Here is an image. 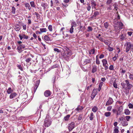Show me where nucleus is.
I'll return each mask as SVG.
<instances>
[{"label":"nucleus","mask_w":133,"mask_h":133,"mask_svg":"<svg viewBox=\"0 0 133 133\" xmlns=\"http://www.w3.org/2000/svg\"><path fill=\"white\" fill-rule=\"evenodd\" d=\"M121 85L123 87V90H130L133 86L130 83L128 80L123 81L121 83Z\"/></svg>","instance_id":"nucleus-1"},{"label":"nucleus","mask_w":133,"mask_h":133,"mask_svg":"<svg viewBox=\"0 0 133 133\" xmlns=\"http://www.w3.org/2000/svg\"><path fill=\"white\" fill-rule=\"evenodd\" d=\"M114 24L115 31L117 32L119 31L120 29H122L123 28V24L121 22H114Z\"/></svg>","instance_id":"nucleus-2"},{"label":"nucleus","mask_w":133,"mask_h":133,"mask_svg":"<svg viewBox=\"0 0 133 133\" xmlns=\"http://www.w3.org/2000/svg\"><path fill=\"white\" fill-rule=\"evenodd\" d=\"M51 124V122L48 118H46L45 119L44 125V126L46 127H49Z\"/></svg>","instance_id":"nucleus-3"},{"label":"nucleus","mask_w":133,"mask_h":133,"mask_svg":"<svg viewBox=\"0 0 133 133\" xmlns=\"http://www.w3.org/2000/svg\"><path fill=\"white\" fill-rule=\"evenodd\" d=\"M75 123L73 122H72L68 124V129L69 131H71L75 128Z\"/></svg>","instance_id":"nucleus-4"},{"label":"nucleus","mask_w":133,"mask_h":133,"mask_svg":"<svg viewBox=\"0 0 133 133\" xmlns=\"http://www.w3.org/2000/svg\"><path fill=\"white\" fill-rule=\"evenodd\" d=\"M126 48L125 51L128 52L131 49L132 47V44L130 42H127L126 43Z\"/></svg>","instance_id":"nucleus-5"},{"label":"nucleus","mask_w":133,"mask_h":133,"mask_svg":"<svg viewBox=\"0 0 133 133\" xmlns=\"http://www.w3.org/2000/svg\"><path fill=\"white\" fill-rule=\"evenodd\" d=\"M103 63V66L104 67V69L106 70L108 69V66L106 65L107 64V60L105 59H103L102 61Z\"/></svg>","instance_id":"nucleus-6"},{"label":"nucleus","mask_w":133,"mask_h":133,"mask_svg":"<svg viewBox=\"0 0 133 133\" xmlns=\"http://www.w3.org/2000/svg\"><path fill=\"white\" fill-rule=\"evenodd\" d=\"M114 101L112 99L111 97H109V99L105 105L106 106L112 104Z\"/></svg>","instance_id":"nucleus-7"},{"label":"nucleus","mask_w":133,"mask_h":133,"mask_svg":"<svg viewBox=\"0 0 133 133\" xmlns=\"http://www.w3.org/2000/svg\"><path fill=\"white\" fill-rule=\"evenodd\" d=\"M25 46L22 44L19 45L17 48V50L19 51H21L22 49H24L25 48Z\"/></svg>","instance_id":"nucleus-8"},{"label":"nucleus","mask_w":133,"mask_h":133,"mask_svg":"<svg viewBox=\"0 0 133 133\" xmlns=\"http://www.w3.org/2000/svg\"><path fill=\"white\" fill-rule=\"evenodd\" d=\"M51 92L49 90H46L44 92V95L46 97H48L51 95Z\"/></svg>","instance_id":"nucleus-9"},{"label":"nucleus","mask_w":133,"mask_h":133,"mask_svg":"<svg viewBox=\"0 0 133 133\" xmlns=\"http://www.w3.org/2000/svg\"><path fill=\"white\" fill-rule=\"evenodd\" d=\"M41 6L43 8V9L44 10L45 9L48 8V4L45 3H42L41 4Z\"/></svg>","instance_id":"nucleus-10"},{"label":"nucleus","mask_w":133,"mask_h":133,"mask_svg":"<svg viewBox=\"0 0 133 133\" xmlns=\"http://www.w3.org/2000/svg\"><path fill=\"white\" fill-rule=\"evenodd\" d=\"M40 80H38L36 82V84L34 88V91L35 92L36 91L40 83Z\"/></svg>","instance_id":"nucleus-11"},{"label":"nucleus","mask_w":133,"mask_h":133,"mask_svg":"<svg viewBox=\"0 0 133 133\" xmlns=\"http://www.w3.org/2000/svg\"><path fill=\"white\" fill-rule=\"evenodd\" d=\"M91 4L92 8L96 9V6L97 4L95 1L94 0L91 1Z\"/></svg>","instance_id":"nucleus-12"},{"label":"nucleus","mask_w":133,"mask_h":133,"mask_svg":"<svg viewBox=\"0 0 133 133\" xmlns=\"http://www.w3.org/2000/svg\"><path fill=\"white\" fill-rule=\"evenodd\" d=\"M97 66L95 65L92 66V72L94 74L97 71Z\"/></svg>","instance_id":"nucleus-13"},{"label":"nucleus","mask_w":133,"mask_h":133,"mask_svg":"<svg viewBox=\"0 0 133 133\" xmlns=\"http://www.w3.org/2000/svg\"><path fill=\"white\" fill-rule=\"evenodd\" d=\"M25 7L26 8V9H28L30 10L31 9V7L29 4L28 3H26L25 4Z\"/></svg>","instance_id":"nucleus-14"},{"label":"nucleus","mask_w":133,"mask_h":133,"mask_svg":"<svg viewBox=\"0 0 133 133\" xmlns=\"http://www.w3.org/2000/svg\"><path fill=\"white\" fill-rule=\"evenodd\" d=\"M122 122V125L123 127H125L128 125V123L125 120H124Z\"/></svg>","instance_id":"nucleus-15"},{"label":"nucleus","mask_w":133,"mask_h":133,"mask_svg":"<svg viewBox=\"0 0 133 133\" xmlns=\"http://www.w3.org/2000/svg\"><path fill=\"white\" fill-rule=\"evenodd\" d=\"M91 61L90 59H86L84 61L83 63V64L85 65L87 63H91Z\"/></svg>","instance_id":"nucleus-16"},{"label":"nucleus","mask_w":133,"mask_h":133,"mask_svg":"<svg viewBox=\"0 0 133 133\" xmlns=\"http://www.w3.org/2000/svg\"><path fill=\"white\" fill-rule=\"evenodd\" d=\"M96 90L95 89H94L93 90V92L92 93L91 97V98H92V100L95 97V96L96 94V92H95V94H93V93H94V92H95V91Z\"/></svg>","instance_id":"nucleus-17"},{"label":"nucleus","mask_w":133,"mask_h":133,"mask_svg":"<svg viewBox=\"0 0 133 133\" xmlns=\"http://www.w3.org/2000/svg\"><path fill=\"white\" fill-rule=\"evenodd\" d=\"M17 94L16 93H14L11 94L10 96V99H12L15 97L16 96Z\"/></svg>","instance_id":"nucleus-18"},{"label":"nucleus","mask_w":133,"mask_h":133,"mask_svg":"<svg viewBox=\"0 0 133 133\" xmlns=\"http://www.w3.org/2000/svg\"><path fill=\"white\" fill-rule=\"evenodd\" d=\"M95 49L94 48H93L91 49L89 51V53L90 54H95Z\"/></svg>","instance_id":"nucleus-19"},{"label":"nucleus","mask_w":133,"mask_h":133,"mask_svg":"<svg viewBox=\"0 0 133 133\" xmlns=\"http://www.w3.org/2000/svg\"><path fill=\"white\" fill-rule=\"evenodd\" d=\"M83 107L82 106H78L77 108H76L75 110L78 111H79L82 110L83 109Z\"/></svg>","instance_id":"nucleus-20"},{"label":"nucleus","mask_w":133,"mask_h":133,"mask_svg":"<svg viewBox=\"0 0 133 133\" xmlns=\"http://www.w3.org/2000/svg\"><path fill=\"white\" fill-rule=\"evenodd\" d=\"M30 4L31 5V6L32 8H35L36 5L35 4V2L34 1L31 2H30Z\"/></svg>","instance_id":"nucleus-21"},{"label":"nucleus","mask_w":133,"mask_h":133,"mask_svg":"<svg viewBox=\"0 0 133 133\" xmlns=\"http://www.w3.org/2000/svg\"><path fill=\"white\" fill-rule=\"evenodd\" d=\"M113 6L114 7V10H117V9H118V6L117 3H114L113 4Z\"/></svg>","instance_id":"nucleus-22"},{"label":"nucleus","mask_w":133,"mask_h":133,"mask_svg":"<svg viewBox=\"0 0 133 133\" xmlns=\"http://www.w3.org/2000/svg\"><path fill=\"white\" fill-rule=\"evenodd\" d=\"M15 29L17 31H18L20 29V27L18 24L16 25L15 26Z\"/></svg>","instance_id":"nucleus-23"},{"label":"nucleus","mask_w":133,"mask_h":133,"mask_svg":"<svg viewBox=\"0 0 133 133\" xmlns=\"http://www.w3.org/2000/svg\"><path fill=\"white\" fill-rule=\"evenodd\" d=\"M44 39L46 41H51V40L50 39L47 35H46L44 37Z\"/></svg>","instance_id":"nucleus-24"},{"label":"nucleus","mask_w":133,"mask_h":133,"mask_svg":"<svg viewBox=\"0 0 133 133\" xmlns=\"http://www.w3.org/2000/svg\"><path fill=\"white\" fill-rule=\"evenodd\" d=\"M40 31L42 33L43 32H46L47 31V30L46 28H40Z\"/></svg>","instance_id":"nucleus-25"},{"label":"nucleus","mask_w":133,"mask_h":133,"mask_svg":"<svg viewBox=\"0 0 133 133\" xmlns=\"http://www.w3.org/2000/svg\"><path fill=\"white\" fill-rule=\"evenodd\" d=\"M92 110L94 112H95L97 111L98 108L96 106H94L93 107Z\"/></svg>","instance_id":"nucleus-26"},{"label":"nucleus","mask_w":133,"mask_h":133,"mask_svg":"<svg viewBox=\"0 0 133 133\" xmlns=\"http://www.w3.org/2000/svg\"><path fill=\"white\" fill-rule=\"evenodd\" d=\"M118 128V127H116V128H115L114 130V133H118L119 132Z\"/></svg>","instance_id":"nucleus-27"},{"label":"nucleus","mask_w":133,"mask_h":133,"mask_svg":"<svg viewBox=\"0 0 133 133\" xmlns=\"http://www.w3.org/2000/svg\"><path fill=\"white\" fill-rule=\"evenodd\" d=\"M124 113L126 115H129L130 113L129 110L128 109H125L124 110Z\"/></svg>","instance_id":"nucleus-28"},{"label":"nucleus","mask_w":133,"mask_h":133,"mask_svg":"<svg viewBox=\"0 0 133 133\" xmlns=\"http://www.w3.org/2000/svg\"><path fill=\"white\" fill-rule=\"evenodd\" d=\"M70 116V115H67L66 116L64 117V119L66 121H68L69 119Z\"/></svg>","instance_id":"nucleus-29"},{"label":"nucleus","mask_w":133,"mask_h":133,"mask_svg":"<svg viewBox=\"0 0 133 133\" xmlns=\"http://www.w3.org/2000/svg\"><path fill=\"white\" fill-rule=\"evenodd\" d=\"M111 114V113L110 112H105L104 115L107 117H109L110 116Z\"/></svg>","instance_id":"nucleus-30"},{"label":"nucleus","mask_w":133,"mask_h":133,"mask_svg":"<svg viewBox=\"0 0 133 133\" xmlns=\"http://www.w3.org/2000/svg\"><path fill=\"white\" fill-rule=\"evenodd\" d=\"M103 83L102 82H100V83L99 85V88H98V90L99 91H100V90H101V88L102 87V85H103Z\"/></svg>","instance_id":"nucleus-31"},{"label":"nucleus","mask_w":133,"mask_h":133,"mask_svg":"<svg viewBox=\"0 0 133 133\" xmlns=\"http://www.w3.org/2000/svg\"><path fill=\"white\" fill-rule=\"evenodd\" d=\"M94 116V114L92 112H91L90 114V115L89 117V118L90 120L92 121L93 120Z\"/></svg>","instance_id":"nucleus-32"},{"label":"nucleus","mask_w":133,"mask_h":133,"mask_svg":"<svg viewBox=\"0 0 133 133\" xmlns=\"http://www.w3.org/2000/svg\"><path fill=\"white\" fill-rule=\"evenodd\" d=\"M71 26L75 27L77 25V24L75 22L73 21L71 22Z\"/></svg>","instance_id":"nucleus-33"},{"label":"nucleus","mask_w":133,"mask_h":133,"mask_svg":"<svg viewBox=\"0 0 133 133\" xmlns=\"http://www.w3.org/2000/svg\"><path fill=\"white\" fill-rule=\"evenodd\" d=\"M13 91L11 89V88H9L7 90V92L8 94H10Z\"/></svg>","instance_id":"nucleus-34"},{"label":"nucleus","mask_w":133,"mask_h":133,"mask_svg":"<svg viewBox=\"0 0 133 133\" xmlns=\"http://www.w3.org/2000/svg\"><path fill=\"white\" fill-rule=\"evenodd\" d=\"M69 56H67V55H66L65 54V55H63V58L65 59L66 60L68 61V60H69Z\"/></svg>","instance_id":"nucleus-35"},{"label":"nucleus","mask_w":133,"mask_h":133,"mask_svg":"<svg viewBox=\"0 0 133 133\" xmlns=\"http://www.w3.org/2000/svg\"><path fill=\"white\" fill-rule=\"evenodd\" d=\"M16 9L14 6H12L11 9V12L13 14H15V13Z\"/></svg>","instance_id":"nucleus-36"},{"label":"nucleus","mask_w":133,"mask_h":133,"mask_svg":"<svg viewBox=\"0 0 133 133\" xmlns=\"http://www.w3.org/2000/svg\"><path fill=\"white\" fill-rule=\"evenodd\" d=\"M113 86L116 89L117 88V84L116 83V81H115L113 82Z\"/></svg>","instance_id":"nucleus-37"},{"label":"nucleus","mask_w":133,"mask_h":133,"mask_svg":"<svg viewBox=\"0 0 133 133\" xmlns=\"http://www.w3.org/2000/svg\"><path fill=\"white\" fill-rule=\"evenodd\" d=\"M104 25L106 29H107L109 26V24L107 22H106L104 24Z\"/></svg>","instance_id":"nucleus-38"},{"label":"nucleus","mask_w":133,"mask_h":133,"mask_svg":"<svg viewBox=\"0 0 133 133\" xmlns=\"http://www.w3.org/2000/svg\"><path fill=\"white\" fill-rule=\"evenodd\" d=\"M74 29V27L71 26V27L69 30L71 34L73 32Z\"/></svg>","instance_id":"nucleus-39"},{"label":"nucleus","mask_w":133,"mask_h":133,"mask_svg":"<svg viewBox=\"0 0 133 133\" xmlns=\"http://www.w3.org/2000/svg\"><path fill=\"white\" fill-rule=\"evenodd\" d=\"M87 5H88L87 7V10L88 11H90L91 7L90 5V4L89 3H88L87 4Z\"/></svg>","instance_id":"nucleus-40"},{"label":"nucleus","mask_w":133,"mask_h":133,"mask_svg":"<svg viewBox=\"0 0 133 133\" xmlns=\"http://www.w3.org/2000/svg\"><path fill=\"white\" fill-rule=\"evenodd\" d=\"M31 58H28L26 59L25 61L27 63H28L31 61Z\"/></svg>","instance_id":"nucleus-41"},{"label":"nucleus","mask_w":133,"mask_h":133,"mask_svg":"<svg viewBox=\"0 0 133 133\" xmlns=\"http://www.w3.org/2000/svg\"><path fill=\"white\" fill-rule=\"evenodd\" d=\"M93 30L92 28L90 26H89L88 28L87 31H92Z\"/></svg>","instance_id":"nucleus-42"},{"label":"nucleus","mask_w":133,"mask_h":133,"mask_svg":"<svg viewBox=\"0 0 133 133\" xmlns=\"http://www.w3.org/2000/svg\"><path fill=\"white\" fill-rule=\"evenodd\" d=\"M99 14V12L97 11H95L94 13V16L96 17V16Z\"/></svg>","instance_id":"nucleus-43"},{"label":"nucleus","mask_w":133,"mask_h":133,"mask_svg":"<svg viewBox=\"0 0 133 133\" xmlns=\"http://www.w3.org/2000/svg\"><path fill=\"white\" fill-rule=\"evenodd\" d=\"M48 29L50 31H52V26L51 25H49L48 27Z\"/></svg>","instance_id":"nucleus-44"},{"label":"nucleus","mask_w":133,"mask_h":133,"mask_svg":"<svg viewBox=\"0 0 133 133\" xmlns=\"http://www.w3.org/2000/svg\"><path fill=\"white\" fill-rule=\"evenodd\" d=\"M83 116V115L82 114H80L79 115L78 117V119L79 121L81 120Z\"/></svg>","instance_id":"nucleus-45"},{"label":"nucleus","mask_w":133,"mask_h":133,"mask_svg":"<svg viewBox=\"0 0 133 133\" xmlns=\"http://www.w3.org/2000/svg\"><path fill=\"white\" fill-rule=\"evenodd\" d=\"M112 2V0H108L107 2V4L108 5L110 4Z\"/></svg>","instance_id":"nucleus-46"},{"label":"nucleus","mask_w":133,"mask_h":133,"mask_svg":"<svg viewBox=\"0 0 133 133\" xmlns=\"http://www.w3.org/2000/svg\"><path fill=\"white\" fill-rule=\"evenodd\" d=\"M96 37L98 38L100 41L102 42H103L104 40L103 38L102 37Z\"/></svg>","instance_id":"nucleus-47"},{"label":"nucleus","mask_w":133,"mask_h":133,"mask_svg":"<svg viewBox=\"0 0 133 133\" xmlns=\"http://www.w3.org/2000/svg\"><path fill=\"white\" fill-rule=\"evenodd\" d=\"M108 49L110 51H112L113 50V48L109 46L108 48Z\"/></svg>","instance_id":"nucleus-48"},{"label":"nucleus","mask_w":133,"mask_h":133,"mask_svg":"<svg viewBox=\"0 0 133 133\" xmlns=\"http://www.w3.org/2000/svg\"><path fill=\"white\" fill-rule=\"evenodd\" d=\"M125 38L123 34L121 35L120 37V39L122 41L124 40V39Z\"/></svg>","instance_id":"nucleus-49"},{"label":"nucleus","mask_w":133,"mask_h":133,"mask_svg":"<svg viewBox=\"0 0 133 133\" xmlns=\"http://www.w3.org/2000/svg\"><path fill=\"white\" fill-rule=\"evenodd\" d=\"M125 118L127 121H129L131 117L130 116H126L125 117Z\"/></svg>","instance_id":"nucleus-50"},{"label":"nucleus","mask_w":133,"mask_h":133,"mask_svg":"<svg viewBox=\"0 0 133 133\" xmlns=\"http://www.w3.org/2000/svg\"><path fill=\"white\" fill-rule=\"evenodd\" d=\"M35 15H36L37 17V18H40V15L37 12H35Z\"/></svg>","instance_id":"nucleus-51"},{"label":"nucleus","mask_w":133,"mask_h":133,"mask_svg":"<svg viewBox=\"0 0 133 133\" xmlns=\"http://www.w3.org/2000/svg\"><path fill=\"white\" fill-rule=\"evenodd\" d=\"M118 54H116L115 56L113 57V60L114 61H115L117 57H118Z\"/></svg>","instance_id":"nucleus-52"},{"label":"nucleus","mask_w":133,"mask_h":133,"mask_svg":"<svg viewBox=\"0 0 133 133\" xmlns=\"http://www.w3.org/2000/svg\"><path fill=\"white\" fill-rule=\"evenodd\" d=\"M112 107L111 106H109L108 107L107 109V110L108 111H110L112 109Z\"/></svg>","instance_id":"nucleus-53"},{"label":"nucleus","mask_w":133,"mask_h":133,"mask_svg":"<svg viewBox=\"0 0 133 133\" xmlns=\"http://www.w3.org/2000/svg\"><path fill=\"white\" fill-rule=\"evenodd\" d=\"M96 63L97 64H99L100 63V61L98 58H97L96 59Z\"/></svg>","instance_id":"nucleus-54"},{"label":"nucleus","mask_w":133,"mask_h":133,"mask_svg":"<svg viewBox=\"0 0 133 133\" xmlns=\"http://www.w3.org/2000/svg\"><path fill=\"white\" fill-rule=\"evenodd\" d=\"M129 78L133 80V75L130 74L129 75Z\"/></svg>","instance_id":"nucleus-55"},{"label":"nucleus","mask_w":133,"mask_h":133,"mask_svg":"<svg viewBox=\"0 0 133 133\" xmlns=\"http://www.w3.org/2000/svg\"><path fill=\"white\" fill-rule=\"evenodd\" d=\"M17 67L21 71H23V69L22 67L21 66V65H18L17 66Z\"/></svg>","instance_id":"nucleus-56"},{"label":"nucleus","mask_w":133,"mask_h":133,"mask_svg":"<svg viewBox=\"0 0 133 133\" xmlns=\"http://www.w3.org/2000/svg\"><path fill=\"white\" fill-rule=\"evenodd\" d=\"M58 65L57 64H56L54 65H53L51 67V69H53L54 68H55L57 67H58Z\"/></svg>","instance_id":"nucleus-57"},{"label":"nucleus","mask_w":133,"mask_h":133,"mask_svg":"<svg viewBox=\"0 0 133 133\" xmlns=\"http://www.w3.org/2000/svg\"><path fill=\"white\" fill-rule=\"evenodd\" d=\"M128 106L130 108H133V105L131 103H130L128 104Z\"/></svg>","instance_id":"nucleus-58"},{"label":"nucleus","mask_w":133,"mask_h":133,"mask_svg":"<svg viewBox=\"0 0 133 133\" xmlns=\"http://www.w3.org/2000/svg\"><path fill=\"white\" fill-rule=\"evenodd\" d=\"M109 69L110 70H114V67L112 65L110 66L109 67Z\"/></svg>","instance_id":"nucleus-59"},{"label":"nucleus","mask_w":133,"mask_h":133,"mask_svg":"<svg viewBox=\"0 0 133 133\" xmlns=\"http://www.w3.org/2000/svg\"><path fill=\"white\" fill-rule=\"evenodd\" d=\"M126 72V70H124L123 69L121 71V72L122 75H124Z\"/></svg>","instance_id":"nucleus-60"},{"label":"nucleus","mask_w":133,"mask_h":133,"mask_svg":"<svg viewBox=\"0 0 133 133\" xmlns=\"http://www.w3.org/2000/svg\"><path fill=\"white\" fill-rule=\"evenodd\" d=\"M23 37V38L26 39H28V36H27L25 34H23L22 35Z\"/></svg>","instance_id":"nucleus-61"},{"label":"nucleus","mask_w":133,"mask_h":133,"mask_svg":"<svg viewBox=\"0 0 133 133\" xmlns=\"http://www.w3.org/2000/svg\"><path fill=\"white\" fill-rule=\"evenodd\" d=\"M55 1L54 2V3L56 4L57 5H58L59 1L58 0H54Z\"/></svg>","instance_id":"nucleus-62"},{"label":"nucleus","mask_w":133,"mask_h":133,"mask_svg":"<svg viewBox=\"0 0 133 133\" xmlns=\"http://www.w3.org/2000/svg\"><path fill=\"white\" fill-rule=\"evenodd\" d=\"M83 26H82L81 25V24H80V25L79 26V29L81 31H83V30L82 29L83 28Z\"/></svg>","instance_id":"nucleus-63"},{"label":"nucleus","mask_w":133,"mask_h":133,"mask_svg":"<svg viewBox=\"0 0 133 133\" xmlns=\"http://www.w3.org/2000/svg\"><path fill=\"white\" fill-rule=\"evenodd\" d=\"M133 32H127L129 36H131Z\"/></svg>","instance_id":"nucleus-64"}]
</instances>
